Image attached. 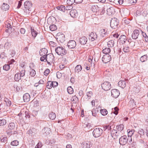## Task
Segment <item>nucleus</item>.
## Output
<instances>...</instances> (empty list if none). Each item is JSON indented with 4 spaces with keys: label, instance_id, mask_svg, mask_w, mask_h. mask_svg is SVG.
I'll use <instances>...</instances> for the list:
<instances>
[{
    "label": "nucleus",
    "instance_id": "f257e3e1",
    "mask_svg": "<svg viewBox=\"0 0 148 148\" xmlns=\"http://www.w3.org/2000/svg\"><path fill=\"white\" fill-rule=\"evenodd\" d=\"M128 99L129 100L128 105L131 108H135L136 105L134 100L135 97L133 95H129L127 96Z\"/></svg>",
    "mask_w": 148,
    "mask_h": 148
},
{
    "label": "nucleus",
    "instance_id": "f03ea898",
    "mask_svg": "<svg viewBox=\"0 0 148 148\" xmlns=\"http://www.w3.org/2000/svg\"><path fill=\"white\" fill-rule=\"evenodd\" d=\"M56 53L59 55L63 56L65 55L67 53V51L62 47H58L55 49Z\"/></svg>",
    "mask_w": 148,
    "mask_h": 148
},
{
    "label": "nucleus",
    "instance_id": "7ed1b4c3",
    "mask_svg": "<svg viewBox=\"0 0 148 148\" xmlns=\"http://www.w3.org/2000/svg\"><path fill=\"white\" fill-rule=\"evenodd\" d=\"M119 23L118 20L116 18H114L112 19L110 23V26L112 28L116 29Z\"/></svg>",
    "mask_w": 148,
    "mask_h": 148
},
{
    "label": "nucleus",
    "instance_id": "20e7f679",
    "mask_svg": "<svg viewBox=\"0 0 148 148\" xmlns=\"http://www.w3.org/2000/svg\"><path fill=\"white\" fill-rule=\"evenodd\" d=\"M103 130L101 129L97 128L94 130L92 133L95 137L97 138L100 136Z\"/></svg>",
    "mask_w": 148,
    "mask_h": 148
},
{
    "label": "nucleus",
    "instance_id": "39448f33",
    "mask_svg": "<svg viewBox=\"0 0 148 148\" xmlns=\"http://www.w3.org/2000/svg\"><path fill=\"white\" fill-rule=\"evenodd\" d=\"M102 89L105 90H109L111 88V85L110 82H105L101 84Z\"/></svg>",
    "mask_w": 148,
    "mask_h": 148
},
{
    "label": "nucleus",
    "instance_id": "423d86ee",
    "mask_svg": "<svg viewBox=\"0 0 148 148\" xmlns=\"http://www.w3.org/2000/svg\"><path fill=\"white\" fill-rule=\"evenodd\" d=\"M128 139L127 136L124 135L121 136L119 139V143L121 145H125L128 142Z\"/></svg>",
    "mask_w": 148,
    "mask_h": 148
},
{
    "label": "nucleus",
    "instance_id": "0eeeda50",
    "mask_svg": "<svg viewBox=\"0 0 148 148\" xmlns=\"http://www.w3.org/2000/svg\"><path fill=\"white\" fill-rule=\"evenodd\" d=\"M111 60V57L109 54H106L104 55L102 58V61L104 63H107L109 62Z\"/></svg>",
    "mask_w": 148,
    "mask_h": 148
},
{
    "label": "nucleus",
    "instance_id": "6e6552de",
    "mask_svg": "<svg viewBox=\"0 0 148 148\" xmlns=\"http://www.w3.org/2000/svg\"><path fill=\"white\" fill-rule=\"evenodd\" d=\"M65 35L63 34L58 33L57 36V40L58 41H59L61 43H62L65 40Z\"/></svg>",
    "mask_w": 148,
    "mask_h": 148
},
{
    "label": "nucleus",
    "instance_id": "1a4fd4ad",
    "mask_svg": "<svg viewBox=\"0 0 148 148\" xmlns=\"http://www.w3.org/2000/svg\"><path fill=\"white\" fill-rule=\"evenodd\" d=\"M111 95L114 97L117 98L120 94L119 91L117 89H113L111 90Z\"/></svg>",
    "mask_w": 148,
    "mask_h": 148
},
{
    "label": "nucleus",
    "instance_id": "9d476101",
    "mask_svg": "<svg viewBox=\"0 0 148 148\" xmlns=\"http://www.w3.org/2000/svg\"><path fill=\"white\" fill-rule=\"evenodd\" d=\"M76 42L74 40H70L67 44L68 47L70 49L74 48L76 47Z\"/></svg>",
    "mask_w": 148,
    "mask_h": 148
},
{
    "label": "nucleus",
    "instance_id": "9b49d317",
    "mask_svg": "<svg viewBox=\"0 0 148 148\" xmlns=\"http://www.w3.org/2000/svg\"><path fill=\"white\" fill-rule=\"evenodd\" d=\"M107 34V29L106 28H102L100 30V35L101 37H105Z\"/></svg>",
    "mask_w": 148,
    "mask_h": 148
},
{
    "label": "nucleus",
    "instance_id": "f8f14e48",
    "mask_svg": "<svg viewBox=\"0 0 148 148\" xmlns=\"http://www.w3.org/2000/svg\"><path fill=\"white\" fill-rule=\"evenodd\" d=\"M97 36L95 33L92 32L89 34V40H90L92 41H94L97 39Z\"/></svg>",
    "mask_w": 148,
    "mask_h": 148
},
{
    "label": "nucleus",
    "instance_id": "ddd939ff",
    "mask_svg": "<svg viewBox=\"0 0 148 148\" xmlns=\"http://www.w3.org/2000/svg\"><path fill=\"white\" fill-rule=\"evenodd\" d=\"M139 33L140 32L138 30H134L132 35V38L134 39H137L138 38Z\"/></svg>",
    "mask_w": 148,
    "mask_h": 148
},
{
    "label": "nucleus",
    "instance_id": "4468645a",
    "mask_svg": "<svg viewBox=\"0 0 148 148\" xmlns=\"http://www.w3.org/2000/svg\"><path fill=\"white\" fill-rule=\"evenodd\" d=\"M46 56V61L47 62L48 64L51 65V64L53 61V55L51 54L47 55Z\"/></svg>",
    "mask_w": 148,
    "mask_h": 148
},
{
    "label": "nucleus",
    "instance_id": "2eb2a0df",
    "mask_svg": "<svg viewBox=\"0 0 148 148\" xmlns=\"http://www.w3.org/2000/svg\"><path fill=\"white\" fill-rule=\"evenodd\" d=\"M82 145H83V148H90L92 146V144H91V142L89 141L83 142Z\"/></svg>",
    "mask_w": 148,
    "mask_h": 148
},
{
    "label": "nucleus",
    "instance_id": "dca6fc26",
    "mask_svg": "<svg viewBox=\"0 0 148 148\" xmlns=\"http://www.w3.org/2000/svg\"><path fill=\"white\" fill-rule=\"evenodd\" d=\"M32 4L31 1H26L24 3V8L27 9H31Z\"/></svg>",
    "mask_w": 148,
    "mask_h": 148
},
{
    "label": "nucleus",
    "instance_id": "f3484780",
    "mask_svg": "<svg viewBox=\"0 0 148 148\" xmlns=\"http://www.w3.org/2000/svg\"><path fill=\"white\" fill-rule=\"evenodd\" d=\"M87 41V39L85 36H83L79 38V42L82 45H85L86 44Z\"/></svg>",
    "mask_w": 148,
    "mask_h": 148
},
{
    "label": "nucleus",
    "instance_id": "a211bd4d",
    "mask_svg": "<svg viewBox=\"0 0 148 148\" xmlns=\"http://www.w3.org/2000/svg\"><path fill=\"white\" fill-rule=\"evenodd\" d=\"M0 8L2 10L6 11L9 9L10 6L7 3H3Z\"/></svg>",
    "mask_w": 148,
    "mask_h": 148
},
{
    "label": "nucleus",
    "instance_id": "6ab92c4d",
    "mask_svg": "<svg viewBox=\"0 0 148 148\" xmlns=\"http://www.w3.org/2000/svg\"><path fill=\"white\" fill-rule=\"evenodd\" d=\"M120 42L122 44H124L127 40L126 37L125 35L121 36L119 38Z\"/></svg>",
    "mask_w": 148,
    "mask_h": 148
},
{
    "label": "nucleus",
    "instance_id": "aec40b11",
    "mask_svg": "<svg viewBox=\"0 0 148 148\" xmlns=\"http://www.w3.org/2000/svg\"><path fill=\"white\" fill-rule=\"evenodd\" d=\"M30 96L28 93H25L23 96V98L24 101L25 102H28L30 99Z\"/></svg>",
    "mask_w": 148,
    "mask_h": 148
},
{
    "label": "nucleus",
    "instance_id": "412c9836",
    "mask_svg": "<svg viewBox=\"0 0 148 148\" xmlns=\"http://www.w3.org/2000/svg\"><path fill=\"white\" fill-rule=\"evenodd\" d=\"M70 15L73 18L77 17L78 16L77 11L75 10H72L70 11Z\"/></svg>",
    "mask_w": 148,
    "mask_h": 148
},
{
    "label": "nucleus",
    "instance_id": "4be33fe9",
    "mask_svg": "<svg viewBox=\"0 0 148 148\" xmlns=\"http://www.w3.org/2000/svg\"><path fill=\"white\" fill-rule=\"evenodd\" d=\"M138 133L140 135V137L143 139L145 138V132L142 129H140L138 131Z\"/></svg>",
    "mask_w": 148,
    "mask_h": 148
},
{
    "label": "nucleus",
    "instance_id": "5701e85b",
    "mask_svg": "<svg viewBox=\"0 0 148 148\" xmlns=\"http://www.w3.org/2000/svg\"><path fill=\"white\" fill-rule=\"evenodd\" d=\"M118 85L119 86L122 88H124L126 86V82L125 81L121 80L118 83Z\"/></svg>",
    "mask_w": 148,
    "mask_h": 148
},
{
    "label": "nucleus",
    "instance_id": "b1692460",
    "mask_svg": "<svg viewBox=\"0 0 148 148\" xmlns=\"http://www.w3.org/2000/svg\"><path fill=\"white\" fill-rule=\"evenodd\" d=\"M124 128V126L123 124H120V125H117L116 127V129L118 131H120V132L123 130Z\"/></svg>",
    "mask_w": 148,
    "mask_h": 148
},
{
    "label": "nucleus",
    "instance_id": "393cba45",
    "mask_svg": "<svg viewBox=\"0 0 148 148\" xmlns=\"http://www.w3.org/2000/svg\"><path fill=\"white\" fill-rule=\"evenodd\" d=\"M107 12L108 15H111L114 12V8L113 7H109L107 9Z\"/></svg>",
    "mask_w": 148,
    "mask_h": 148
},
{
    "label": "nucleus",
    "instance_id": "a878e982",
    "mask_svg": "<svg viewBox=\"0 0 148 148\" xmlns=\"http://www.w3.org/2000/svg\"><path fill=\"white\" fill-rule=\"evenodd\" d=\"M91 10L93 12H97L99 10V8L97 5H92L91 8Z\"/></svg>",
    "mask_w": 148,
    "mask_h": 148
},
{
    "label": "nucleus",
    "instance_id": "bb28decb",
    "mask_svg": "<svg viewBox=\"0 0 148 148\" xmlns=\"http://www.w3.org/2000/svg\"><path fill=\"white\" fill-rule=\"evenodd\" d=\"M142 32V35L143 38H144L145 41L146 42H148V34H147L141 30Z\"/></svg>",
    "mask_w": 148,
    "mask_h": 148
},
{
    "label": "nucleus",
    "instance_id": "cd10ccee",
    "mask_svg": "<svg viewBox=\"0 0 148 148\" xmlns=\"http://www.w3.org/2000/svg\"><path fill=\"white\" fill-rule=\"evenodd\" d=\"M30 28L31 30V32L32 36L34 38H35L38 34V33L35 30H34V29H32V27H30Z\"/></svg>",
    "mask_w": 148,
    "mask_h": 148
},
{
    "label": "nucleus",
    "instance_id": "c85d7f7f",
    "mask_svg": "<svg viewBox=\"0 0 148 148\" xmlns=\"http://www.w3.org/2000/svg\"><path fill=\"white\" fill-rule=\"evenodd\" d=\"M34 86L36 87V89L38 90H42L44 86L43 84H38L35 83L34 85Z\"/></svg>",
    "mask_w": 148,
    "mask_h": 148
},
{
    "label": "nucleus",
    "instance_id": "c756f323",
    "mask_svg": "<svg viewBox=\"0 0 148 148\" xmlns=\"http://www.w3.org/2000/svg\"><path fill=\"white\" fill-rule=\"evenodd\" d=\"M50 84V85H51L52 87L53 88L56 87L58 86V83L56 81L51 82L50 81H48V84Z\"/></svg>",
    "mask_w": 148,
    "mask_h": 148
},
{
    "label": "nucleus",
    "instance_id": "7c9ffc66",
    "mask_svg": "<svg viewBox=\"0 0 148 148\" xmlns=\"http://www.w3.org/2000/svg\"><path fill=\"white\" fill-rule=\"evenodd\" d=\"M82 69V67L80 65H77L75 68V71L76 73H78Z\"/></svg>",
    "mask_w": 148,
    "mask_h": 148
},
{
    "label": "nucleus",
    "instance_id": "2f4dec72",
    "mask_svg": "<svg viewBox=\"0 0 148 148\" xmlns=\"http://www.w3.org/2000/svg\"><path fill=\"white\" fill-rule=\"evenodd\" d=\"M4 102H5L7 106H10L11 105V102L8 98H5Z\"/></svg>",
    "mask_w": 148,
    "mask_h": 148
},
{
    "label": "nucleus",
    "instance_id": "473e14b6",
    "mask_svg": "<svg viewBox=\"0 0 148 148\" xmlns=\"http://www.w3.org/2000/svg\"><path fill=\"white\" fill-rule=\"evenodd\" d=\"M25 75H15L14 79L16 81L19 80L21 79V77H23Z\"/></svg>",
    "mask_w": 148,
    "mask_h": 148
},
{
    "label": "nucleus",
    "instance_id": "72a5a7b5",
    "mask_svg": "<svg viewBox=\"0 0 148 148\" xmlns=\"http://www.w3.org/2000/svg\"><path fill=\"white\" fill-rule=\"evenodd\" d=\"M49 116L51 119L53 120L56 118V115L55 113L52 112L49 114Z\"/></svg>",
    "mask_w": 148,
    "mask_h": 148
},
{
    "label": "nucleus",
    "instance_id": "f704fd0d",
    "mask_svg": "<svg viewBox=\"0 0 148 148\" xmlns=\"http://www.w3.org/2000/svg\"><path fill=\"white\" fill-rule=\"evenodd\" d=\"M15 127V125L14 123H10L8 125V128L9 129L12 130L14 129Z\"/></svg>",
    "mask_w": 148,
    "mask_h": 148
},
{
    "label": "nucleus",
    "instance_id": "c9c22d12",
    "mask_svg": "<svg viewBox=\"0 0 148 148\" xmlns=\"http://www.w3.org/2000/svg\"><path fill=\"white\" fill-rule=\"evenodd\" d=\"M114 42L113 40H111L108 42V47H113L114 45Z\"/></svg>",
    "mask_w": 148,
    "mask_h": 148
},
{
    "label": "nucleus",
    "instance_id": "e433bc0d",
    "mask_svg": "<svg viewBox=\"0 0 148 148\" xmlns=\"http://www.w3.org/2000/svg\"><path fill=\"white\" fill-rule=\"evenodd\" d=\"M102 52L105 54H109L110 52V49L109 48H106L103 50Z\"/></svg>",
    "mask_w": 148,
    "mask_h": 148
},
{
    "label": "nucleus",
    "instance_id": "4c0bfd02",
    "mask_svg": "<svg viewBox=\"0 0 148 148\" xmlns=\"http://www.w3.org/2000/svg\"><path fill=\"white\" fill-rule=\"evenodd\" d=\"M147 55H145L141 56L140 58V61L143 62L147 60Z\"/></svg>",
    "mask_w": 148,
    "mask_h": 148
},
{
    "label": "nucleus",
    "instance_id": "58836bf2",
    "mask_svg": "<svg viewBox=\"0 0 148 148\" xmlns=\"http://www.w3.org/2000/svg\"><path fill=\"white\" fill-rule=\"evenodd\" d=\"M127 132H128V137H132L134 132V130H127Z\"/></svg>",
    "mask_w": 148,
    "mask_h": 148
},
{
    "label": "nucleus",
    "instance_id": "ea45409f",
    "mask_svg": "<svg viewBox=\"0 0 148 148\" xmlns=\"http://www.w3.org/2000/svg\"><path fill=\"white\" fill-rule=\"evenodd\" d=\"M23 10L24 11V14L26 16H27L30 13L29 11L31 10V9H28L25 8Z\"/></svg>",
    "mask_w": 148,
    "mask_h": 148
},
{
    "label": "nucleus",
    "instance_id": "a19ab883",
    "mask_svg": "<svg viewBox=\"0 0 148 148\" xmlns=\"http://www.w3.org/2000/svg\"><path fill=\"white\" fill-rule=\"evenodd\" d=\"M50 30L52 31H55L57 29V26L54 24L51 25L49 27Z\"/></svg>",
    "mask_w": 148,
    "mask_h": 148
},
{
    "label": "nucleus",
    "instance_id": "79ce46f5",
    "mask_svg": "<svg viewBox=\"0 0 148 148\" xmlns=\"http://www.w3.org/2000/svg\"><path fill=\"white\" fill-rule=\"evenodd\" d=\"M92 116L96 117L97 116V113L98 112V110H96V109H93L92 111Z\"/></svg>",
    "mask_w": 148,
    "mask_h": 148
},
{
    "label": "nucleus",
    "instance_id": "37998d69",
    "mask_svg": "<svg viewBox=\"0 0 148 148\" xmlns=\"http://www.w3.org/2000/svg\"><path fill=\"white\" fill-rule=\"evenodd\" d=\"M41 52H40V55L46 54L47 53V51L45 48H43L41 50Z\"/></svg>",
    "mask_w": 148,
    "mask_h": 148
},
{
    "label": "nucleus",
    "instance_id": "c03bdc74",
    "mask_svg": "<svg viewBox=\"0 0 148 148\" xmlns=\"http://www.w3.org/2000/svg\"><path fill=\"white\" fill-rule=\"evenodd\" d=\"M0 139L1 142L5 143L7 141V138L5 136H1Z\"/></svg>",
    "mask_w": 148,
    "mask_h": 148
},
{
    "label": "nucleus",
    "instance_id": "a18cd8bd",
    "mask_svg": "<svg viewBox=\"0 0 148 148\" xmlns=\"http://www.w3.org/2000/svg\"><path fill=\"white\" fill-rule=\"evenodd\" d=\"M100 112L101 114L103 116L106 115L108 113V111L106 109H101L100 110Z\"/></svg>",
    "mask_w": 148,
    "mask_h": 148
},
{
    "label": "nucleus",
    "instance_id": "49530a36",
    "mask_svg": "<svg viewBox=\"0 0 148 148\" xmlns=\"http://www.w3.org/2000/svg\"><path fill=\"white\" fill-rule=\"evenodd\" d=\"M6 123V121L5 119H0V125L3 126L5 125Z\"/></svg>",
    "mask_w": 148,
    "mask_h": 148
},
{
    "label": "nucleus",
    "instance_id": "de8ad7c7",
    "mask_svg": "<svg viewBox=\"0 0 148 148\" xmlns=\"http://www.w3.org/2000/svg\"><path fill=\"white\" fill-rule=\"evenodd\" d=\"M68 92L69 94H72L73 92V89L71 86H69L67 89Z\"/></svg>",
    "mask_w": 148,
    "mask_h": 148
},
{
    "label": "nucleus",
    "instance_id": "09e8293b",
    "mask_svg": "<svg viewBox=\"0 0 148 148\" xmlns=\"http://www.w3.org/2000/svg\"><path fill=\"white\" fill-rule=\"evenodd\" d=\"M6 109V106H5L4 104L1 103L0 104V110L1 109L4 111Z\"/></svg>",
    "mask_w": 148,
    "mask_h": 148
},
{
    "label": "nucleus",
    "instance_id": "8fccbe9b",
    "mask_svg": "<svg viewBox=\"0 0 148 148\" xmlns=\"http://www.w3.org/2000/svg\"><path fill=\"white\" fill-rule=\"evenodd\" d=\"M11 145L13 146H16L18 145V142L17 140H14L11 143Z\"/></svg>",
    "mask_w": 148,
    "mask_h": 148
},
{
    "label": "nucleus",
    "instance_id": "3c124183",
    "mask_svg": "<svg viewBox=\"0 0 148 148\" xmlns=\"http://www.w3.org/2000/svg\"><path fill=\"white\" fill-rule=\"evenodd\" d=\"M86 95L88 99H90L92 95V93L91 91L88 92L86 93Z\"/></svg>",
    "mask_w": 148,
    "mask_h": 148
},
{
    "label": "nucleus",
    "instance_id": "603ef678",
    "mask_svg": "<svg viewBox=\"0 0 148 148\" xmlns=\"http://www.w3.org/2000/svg\"><path fill=\"white\" fill-rule=\"evenodd\" d=\"M123 50L124 52L127 53L129 51V48L128 46H124L123 49Z\"/></svg>",
    "mask_w": 148,
    "mask_h": 148
},
{
    "label": "nucleus",
    "instance_id": "864d4df0",
    "mask_svg": "<svg viewBox=\"0 0 148 148\" xmlns=\"http://www.w3.org/2000/svg\"><path fill=\"white\" fill-rule=\"evenodd\" d=\"M10 68V65L9 64H5L3 66V70L5 71H8L9 69Z\"/></svg>",
    "mask_w": 148,
    "mask_h": 148
},
{
    "label": "nucleus",
    "instance_id": "5fc2aeb1",
    "mask_svg": "<svg viewBox=\"0 0 148 148\" xmlns=\"http://www.w3.org/2000/svg\"><path fill=\"white\" fill-rule=\"evenodd\" d=\"M49 44L50 46L51 47H54L57 46L56 43L53 41L49 42Z\"/></svg>",
    "mask_w": 148,
    "mask_h": 148
},
{
    "label": "nucleus",
    "instance_id": "6e6d98bb",
    "mask_svg": "<svg viewBox=\"0 0 148 148\" xmlns=\"http://www.w3.org/2000/svg\"><path fill=\"white\" fill-rule=\"evenodd\" d=\"M10 46V43L8 42H7L5 43L4 45V47L5 48L8 49V48H9Z\"/></svg>",
    "mask_w": 148,
    "mask_h": 148
},
{
    "label": "nucleus",
    "instance_id": "4d7b16f0",
    "mask_svg": "<svg viewBox=\"0 0 148 148\" xmlns=\"http://www.w3.org/2000/svg\"><path fill=\"white\" fill-rule=\"evenodd\" d=\"M119 110V109L117 107H115L114 108V110H113V112L114 114L116 115H117L118 114V111Z\"/></svg>",
    "mask_w": 148,
    "mask_h": 148
},
{
    "label": "nucleus",
    "instance_id": "13d9d810",
    "mask_svg": "<svg viewBox=\"0 0 148 148\" xmlns=\"http://www.w3.org/2000/svg\"><path fill=\"white\" fill-rule=\"evenodd\" d=\"M46 55L45 54L43 55V56L42 57H41L40 58V60L42 61H45L44 60H45V61H46Z\"/></svg>",
    "mask_w": 148,
    "mask_h": 148
},
{
    "label": "nucleus",
    "instance_id": "bf43d9fd",
    "mask_svg": "<svg viewBox=\"0 0 148 148\" xmlns=\"http://www.w3.org/2000/svg\"><path fill=\"white\" fill-rule=\"evenodd\" d=\"M78 98L75 96L73 98L72 101H73L74 103H76L78 101Z\"/></svg>",
    "mask_w": 148,
    "mask_h": 148
},
{
    "label": "nucleus",
    "instance_id": "052dcab7",
    "mask_svg": "<svg viewBox=\"0 0 148 148\" xmlns=\"http://www.w3.org/2000/svg\"><path fill=\"white\" fill-rule=\"evenodd\" d=\"M104 129L105 130L108 129V130H110L111 129V126H109V125H107L105 126L104 127Z\"/></svg>",
    "mask_w": 148,
    "mask_h": 148
},
{
    "label": "nucleus",
    "instance_id": "680f3d73",
    "mask_svg": "<svg viewBox=\"0 0 148 148\" xmlns=\"http://www.w3.org/2000/svg\"><path fill=\"white\" fill-rule=\"evenodd\" d=\"M67 2L69 4L72 5L73 3H75V0H67Z\"/></svg>",
    "mask_w": 148,
    "mask_h": 148
},
{
    "label": "nucleus",
    "instance_id": "e2e57ef3",
    "mask_svg": "<svg viewBox=\"0 0 148 148\" xmlns=\"http://www.w3.org/2000/svg\"><path fill=\"white\" fill-rule=\"evenodd\" d=\"M129 138H127L128 139V141L130 144H131L132 143V139L131 137H128Z\"/></svg>",
    "mask_w": 148,
    "mask_h": 148
},
{
    "label": "nucleus",
    "instance_id": "0e129e2a",
    "mask_svg": "<svg viewBox=\"0 0 148 148\" xmlns=\"http://www.w3.org/2000/svg\"><path fill=\"white\" fill-rule=\"evenodd\" d=\"M22 0H20V1H18V5L17 6V8H19L22 5Z\"/></svg>",
    "mask_w": 148,
    "mask_h": 148
},
{
    "label": "nucleus",
    "instance_id": "69168bd1",
    "mask_svg": "<svg viewBox=\"0 0 148 148\" xmlns=\"http://www.w3.org/2000/svg\"><path fill=\"white\" fill-rule=\"evenodd\" d=\"M25 30L24 28H22L20 29V32L22 34H25Z\"/></svg>",
    "mask_w": 148,
    "mask_h": 148
},
{
    "label": "nucleus",
    "instance_id": "338daca9",
    "mask_svg": "<svg viewBox=\"0 0 148 148\" xmlns=\"http://www.w3.org/2000/svg\"><path fill=\"white\" fill-rule=\"evenodd\" d=\"M111 135H113V136H114L116 133V130H113L111 132Z\"/></svg>",
    "mask_w": 148,
    "mask_h": 148
},
{
    "label": "nucleus",
    "instance_id": "774afa93",
    "mask_svg": "<svg viewBox=\"0 0 148 148\" xmlns=\"http://www.w3.org/2000/svg\"><path fill=\"white\" fill-rule=\"evenodd\" d=\"M15 62V60L13 59H11L10 60L8 61V64L10 65L12 64L13 62Z\"/></svg>",
    "mask_w": 148,
    "mask_h": 148
}]
</instances>
